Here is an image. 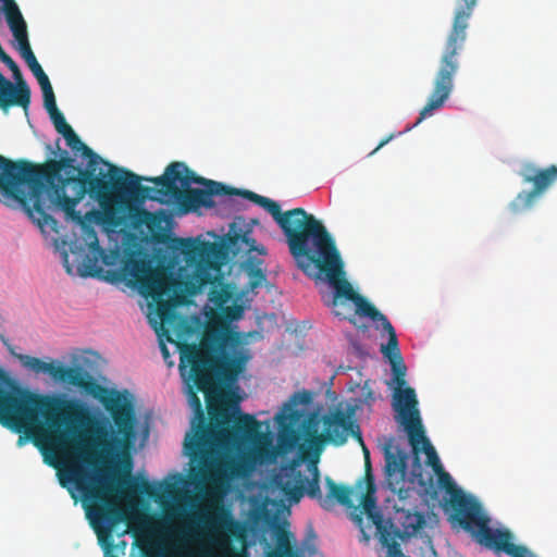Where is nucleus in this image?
<instances>
[{
  "label": "nucleus",
  "mask_w": 557,
  "mask_h": 557,
  "mask_svg": "<svg viewBox=\"0 0 557 557\" xmlns=\"http://www.w3.org/2000/svg\"><path fill=\"white\" fill-rule=\"evenodd\" d=\"M97 166L81 169L66 151L59 160L33 164L26 160L12 161L0 154V189L16 200L29 218L41 228L55 230L57 221L48 213L50 209L64 212L67 220L83 223L76 206L86 194L97 199L100 210H91L86 216H94L98 224L114 230L125 224L131 209L129 199H153L150 187L140 184L141 177L121 169L96 175Z\"/></svg>",
  "instance_id": "nucleus-1"
},
{
  "label": "nucleus",
  "mask_w": 557,
  "mask_h": 557,
  "mask_svg": "<svg viewBox=\"0 0 557 557\" xmlns=\"http://www.w3.org/2000/svg\"><path fill=\"white\" fill-rule=\"evenodd\" d=\"M297 268L310 277L326 281L333 287L332 297L323 301L335 315L355 323V319L348 318L344 311L346 301H351L356 307V314L381 323L382 329L388 334V342L381 346V352L391 363L393 381L396 384L392 400L393 409L397 413L396 421L404 428L409 444L413 446L414 450L417 451L420 444H422L429 463L442 471L438 455L425 435L416 391L406 385L407 368L400 354L395 329L388 319L363 296L358 294L348 282L343 259L327 230L323 232Z\"/></svg>",
  "instance_id": "nucleus-2"
},
{
  "label": "nucleus",
  "mask_w": 557,
  "mask_h": 557,
  "mask_svg": "<svg viewBox=\"0 0 557 557\" xmlns=\"http://www.w3.org/2000/svg\"><path fill=\"white\" fill-rule=\"evenodd\" d=\"M324 431L318 434L314 426L309 425L306 429L307 444L298 447V455L288 466L283 468L287 483H275L270 485L261 482H246L240 487H320V473L318 469V459L321 451V445L330 442L336 446L344 445L348 436L351 435L361 444L366 460V483L363 487H376L375 480L371 472L370 453L363 443L360 428L355 420V407L347 406L346 410L336 408L323 417ZM251 437L238 433L236 444L228 447L219 448L218 457L223 465V478L216 483H210L211 486L234 487L225 480L227 474L234 476L249 475L257 466L272 461L275 453L270 440L260 432ZM235 487H239L236 485Z\"/></svg>",
  "instance_id": "nucleus-3"
},
{
  "label": "nucleus",
  "mask_w": 557,
  "mask_h": 557,
  "mask_svg": "<svg viewBox=\"0 0 557 557\" xmlns=\"http://www.w3.org/2000/svg\"><path fill=\"white\" fill-rule=\"evenodd\" d=\"M145 180L153 183L160 195L174 200L181 213L195 212L201 207L212 208L213 196L237 195L262 207L283 231L297 267L326 230L321 221L302 208L282 212L276 201L251 190L237 189L198 176L184 162H172L165 168L163 175Z\"/></svg>",
  "instance_id": "nucleus-4"
},
{
  "label": "nucleus",
  "mask_w": 557,
  "mask_h": 557,
  "mask_svg": "<svg viewBox=\"0 0 557 557\" xmlns=\"http://www.w3.org/2000/svg\"><path fill=\"white\" fill-rule=\"evenodd\" d=\"M169 249L174 256H183L187 267L180 269L175 277L165 268H152L150 263L133 259L123 267V274L145 297H150L160 307L165 299L183 304L186 296H196L207 285H212L209 299L219 309L232 299L230 285L223 284L221 272V249L214 243L199 238H173Z\"/></svg>",
  "instance_id": "nucleus-5"
},
{
  "label": "nucleus",
  "mask_w": 557,
  "mask_h": 557,
  "mask_svg": "<svg viewBox=\"0 0 557 557\" xmlns=\"http://www.w3.org/2000/svg\"><path fill=\"white\" fill-rule=\"evenodd\" d=\"M193 383H195L193 381ZM214 376L206 389H199L196 384L187 385V400L195 412L191 430L184 440V454L193 463H197L221 481L224 469L218 457L219 448L236 444L235 435L243 433L251 437L258 433L259 421L251 414L240 413L235 405V414L226 408L213 403L212 388Z\"/></svg>",
  "instance_id": "nucleus-6"
},
{
  "label": "nucleus",
  "mask_w": 557,
  "mask_h": 557,
  "mask_svg": "<svg viewBox=\"0 0 557 557\" xmlns=\"http://www.w3.org/2000/svg\"><path fill=\"white\" fill-rule=\"evenodd\" d=\"M74 504L81 502L86 519L96 533L99 543L112 536L121 523L134 529L145 522L139 495L150 497L163 495H214L231 494L244 496L253 490H67Z\"/></svg>",
  "instance_id": "nucleus-7"
},
{
  "label": "nucleus",
  "mask_w": 557,
  "mask_h": 557,
  "mask_svg": "<svg viewBox=\"0 0 557 557\" xmlns=\"http://www.w3.org/2000/svg\"><path fill=\"white\" fill-rule=\"evenodd\" d=\"M22 364L35 373H47L53 380L81 388L99 399L110 413L116 435H110L106 428L97 429L95 445L101 450L127 446L135 437L136 417L128 393H123L100 385L95 377L82 367H65L57 361L46 362L37 357L21 355Z\"/></svg>",
  "instance_id": "nucleus-8"
},
{
  "label": "nucleus",
  "mask_w": 557,
  "mask_h": 557,
  "mask_svg": "<svg viewBox=\"0 0 557 557\" xmlns=\"http://www.w3.org/2000/svg\"><path fill=\"white\" fill-rule=\"evenodd\" d=\"M420 495H437L445 492L449 498L445 512L453 525L466 531L482 547L494 553H505L510 557H534L522 545L512 543V533L507 529L491 528V518L484 512L481 503L465 490H421Z\"/></svg>",
  "instance_id": "nucleus-9"
},
{
  "label": "nucleus",
  "mask_w": 557,
  "mask_h": 557,
  "mask_svg": "<svg viewBox=\"0 0 557 557\" xmlns=\"http://www.w3.org/2000/svg\"><path fill=\"white\" fill-rule=\"evenodd\" d=\"M95 466L98 481L95 484L75 483L74 487H212L219 480L197 463L189 460L186 474L173 471L161 480H150L144 473L133 474V459L123 455L109 460L97 453H88Z\"/></svg>",
  "instance_id": "nucleus-10"
},
{
  "label": "nucleus",
  "mask_w": 557,
  "mask_h": 557,
  "mask_svg": "<svg viewBox=\"0 0 557 557\" xmlns=\"http://www.w3.org/2000/svg\"><path fill=\"white\" fill-rule=\"evenodd\" d=\"M476 0H462L456 9L453 26L447 36L440 66L435 74L433 90L419 113L416 125L431 116L435 110L441 109L454 89V77L459 69L458 52L467 39L469 18L472 15Z\"/></svg>",
  "instance_id": "nucleus-11"
},
{
  "label": "nucleus",
  "mask_w": 557,
  "mask_h": 557,
  "mask_svg": "<svg viewBox=\"0 0 557 557\" xmlns=\"http://www.w3.org/2000/svg\"><path fill=\"white\" fill-rule=\"evenodd\" d=\"M413 453L411 468L407 472L408 454L396 447L393 449L389 445L384 448V474L385 487H395L406 481L411 484H418L419 487H459L451 475L444 469L441 459L438 462L441 470L429 463V458L422 444L416 451L410 444Z\"/></svg>",
  "instance_id": "nucleus-12"
},
{
  "label": "nucleus",
  "mask_w": 557,
  "mask_h": 557,
  "mask_svg": "<svg viewBox=\"0 0 557 557\" xmlns=\"http://www.w3.org/2000/svg\"><path fill=\"white\" fill-rule=\"evenodd\" d=\"M261 495L262 492L272 494L276 490H257ZM284 495L289 496L292 500L298 502L300 497L307 495L312 499L319 500L322 508L332 510L336 505H342L347 509H352V517L361 522V516L366 515L379 529L382 527L383 516L376 507L377 490H364L362 496L355 495L356 490H327L325 495L322 490H278Z\"/></svg>",
  "instance_id": "nucleus-13"
},
{
  "label": "nucleus",
  "mask_w": 557,
  "mask_h": 557,
  "mask_svg": "<svg viewBox=\"0 0 557 557\" xmlns=\"http://www.w3.org/2000/svg\"><path fill=\"white\" fill-rule=\"evenodd\" d=\"M227 341L226 333L216 327H208L202 335L199 347L195 344H182L180 346V370L182 375H185L184 371L189 366V379L195 382L199 389H206L212 381L209 369L216 361L213 354L221 351Z\"/></svg>",
  "instance_id": "nucleus-14"
},
{
  "label": "nucleus",
  "mask_w": 557,
  "mask_h": 557,
  "mask_svg": "<svg viewBox=\"0 0 557 557\" xmlns=\"http://www.w3.org/2000/svg\"><path fill=\"white\" fill-rule=\"evenodd\" d=\"M519 175L524 184H531L532 189L520 191L510 202L509 208L513 213L530 210L536 199L542 196L557 181V165L552 164L541 169L531 162L523 163Z\"/></svg>",
  "instance_id": "nucleus-15"
},
{
  "label": "nucleus",
  "mask_w": 557,
  "mask_h": 557,
  "mask_svg": "<svg viewBox=\"0 0 557 557\" xmlns=\"http://www.w3.org/2000/svg\"><path fill=\"white\" fill-rule=\"evenodd\" d=\"M227 240L228 245L236 251L244 250L249 255L244 261L243 268L249 276L248 285L250 289H255L261 286L262 283L267 280V275L262 269L263 260L253 257L250 253L256 251L261 256L265 255V248L257 244V242L251 236V231H244L235 223H233L230 227Z\"/></svg>",
  "instance_id": "nucleus-16"
},
{
  "label": "nucleus",
  "mask_w": 557,
  "mask_h": 557,
  "mask_svg": "<svg viewBox=\"0 0 557 557\" xmlns=\"http://www.w3.org/2000/svg\"><path fill=\"white\" fill-rule=\"evenodd\" d=\"M49 113V116L54 125L55 131L61 134L66 145L74 151L81 152L83 157L88 159L89 166H97L100 162L108 165L110 168V172L117 173L119 168L112 165L111 163L102 160L96 152H94L87 145H85L78 135L74 132L72 126L67 124L64 115L58 109L57 104L52 106V108L46 109Z\"/></svg>",
  "instance_id": "nucleus-17"
},
{
  "label": "nucleus",
  "mask_w": 557,
  "mask_h": 557,
  "mask_svg": "<svg viewBox=\"0 0 557 557\" xmlns=\"http://www.w3.org/2000/svg\"><path fill=\"white\" fill-rule=\"evenodd\" d=\"M29 103V87L24 84L14 86V84L0 72V109L4 113H8L9 109L12 107L27 109Z\"/></svg>",
  "instance_id": "nucleus-18"
},
{
  "label": "nucleus",
  "mask_w": 557,
  "mask_h": 557,
  "mask_svg": "<svg viewBox=\"0 0 557 557\" xmlns=\"http://www.w3.org/2000/svg\"><path fill=\"white\" fill-rule=\"evenodd\" d=\"M250 356L240 351L234 357L227 355L216 356V360L212 368L209 369L210 374L213 376V372L225 383L232 384L236 382L238 375L244 371L246 362Z\"/></svg>",
  "instance_id": "nucleus-19"
},
{
  "label": "nucleus",
  "mask_w": 557,
  "mask_h": 557,
  "mask_svg": "<svg viewBox=\"0 0 557 557\" xmlns=\"http://www.w3.org/2000/svg\"><path fill=\"white\" fill-rule=\"evenodd\" d=\"M26 64L28 65L29 70L34 74V76L37 78L38 84L40 85V88L42 90L44 96V104L45 108H52V106L57 104L55 102V96L51 86V83L49 81V77L44 72L41 65L38 63L34 52L27 53L22 57Z\"/></svg>",
  "instance_id": "nucleus-20"
},
{
  "label": "nucleus",
  "mask_w": 557,
  "mask_h": 557,
  "mask_svg": "<svg viewBox=\"0 0 557 557\" xmlns=\"http://www.w3.org/2000/svg\"><path fill=\"white\" fill-rule=\"evenodd\" d=\"M4 15L9 27L18 44V51L21 57L33 52L28 40L26 22L24 21L20 9L8 12Z\"/></svg>",
  "instance_id": "nucleus-21"
},
{
  "label": "nucleus",
  "mask_w": 557,
  "mask_h": 557,
  "mask_svg": "<svg viewBox=\"0 0 557 557\" xmlns=\"http://www.w3.org/2000/svg\"><path fill=\"white\" fill-rule=\"evenodd\" d=\"M265 557H296L290 543V533L284 529L277 530L275 548L269 550Z\"/></svg>",
  "instance_id": "nucleus-22"
},
{
  "label": "nucleus",
  "mask_w": 557,
  "mask_h": 557,
  "mask_svg": "<svg viewBox=\"0 0 557 557\" xmlns=\"http://www.w3.org/2000/svg\"><path fill=\"white\" fill-rule=\"evenodd\" d=\"M0 403H14V381L0 368Z\"/></svg>",
  "instance_id": "nucleus-23"
},
{
  "label": "nucleus",
  "mask_w": 557,
  "mask_h": 557,
  "mask_svg": "<svg viewBox=\"0 0 557 557\" xmlns=\"http://www.w3.org/2000/svg\"><path fill=\"white\" fill-rule=\"evenodd\" d=\"M425 524L424 516L420 512L407 515L403 523L405 533L410 536L416 534Z\"/></svg>",
  "instance_id": "nucleus-24"
},
{
  "label": "nucleus",
  "mask_w": 557,
  "mask_h": 557,
  "mask_svg": "<svg viewBox=\"0 0 557 557\" xmlns=\"http://www.w3.org/2000/svg\"><path fill=\"white\" fill-rule=\"evenodd\" d=\"M82 219H83V223H79V225L84 228L88 247L91 250H98L100 247H99V240L97 237V233L94 230V227L86 225L85 219L94 220L95 222H97V221L95 220L94 216L87 218L86 215L85 216L82 215ZM76 223L78 224V222H76Z\"/></svg>",
  "instance_id": "nucleus-25"
},
{
  "label": "nucleus",
  "mask_w": 557,
  "mask_h": 557,
  "mask_svg": "<svg viewBox=\"0 0 557 557\" xmlns=\"http://www.w3.org/2000/svg\"><path fill=\"white\" fill-rule=\"evenodd\" d=\"M0 60L10 69V71L13 74L14 79L16 81V84L14 86H18L20 84H24L25 86H28L26 82L23 79L22 72L16 64V62L4 51L0 54Z\"/></svg>",
  "instance_id": "nucleus-26"
},
{
  "label": "nucleus",
  "mask_w": 557,
  "mask_h": 557,
  "mask_svg": "<svg viewBox=\"0 0 557 557\" xmlns=\"http://www.w3.org/2000/svg\"><path fill=\"white\" fill-rule=\"evenodd\" d=\"M299 440V436L296 432L292 431L288 435H281L280 441L282 445L286 446L288 449H293Z\"/></svg>",
  "instance_id": "nucleus-27"
},
{
  "label": "nucleus",
  "mask_w": 557,
  "mask_h": 557,
  "mask_svg": "<svg viewBox=\"0 0 557 557\" xmlns=\"http://www.w3.org/2000/svg\"><path fill=\"white\" fill-rule=\"evenodd\" d=\"M384 544L388 547V554L391 557H403V552L399 547V544L393 541L392 543L387 542V539L383 535Z\"/></svg>",
  "instance_id": "nucleus-28"
},
{
  "label": "nucleus",
  "mask_w": 557,
  "mask_h": 557,
  "mask_svg": "<svg viewBox=\"0 0 557 557\" xmlns=\"http://www.w3.org/2000/svg\"><path fill=\"white\" fill-rule=\"evenodd\" d=\"M99 544L104 549V557H117V556L112 554V549L114 547L113 536L108 539V541H106L104 543H99Z\"/></svg>",
  "instance_id": "nucleus-29"
},
{
  "label": "nucleus",
  "mask_w": 557,
  "mask_h": 557,
  "mask_svg": "<svg viewBox=\"0 0 557 557\" xmlns=\"http://www.w3.org/2000/svg\"><path fill=\"white\" fill-rule=\"evenodd\" d=\"M2 2V12L7 14L18 9L14 0H0Z\"/></svg>",
  "instance_id": "nucleus-30"
},
{
  "label": "nucleus",
  "mask_w": 557,
  "mask_h": 557,
  "mask_svg": "<svg viewBox=\"0 0 557 557\" xmlns=\"http://www.w3.org/2000/svg\"><path fill=\"white\" fill-rule=\"evenodd\" d=\"M2 2V12L7 14L18 9L14 0H0Z\"/></svg>",
  "instance_id": "nucleus-31"
},
{
  "label": "nucleus",
  "mask_w": 557,
  "mask_h": 557,
  "mask_svg": "<svg viewBox=\"0 0 557 557\" xmlns=\"http://www.w3.org/2000/svg\"><path fill=\"white\" fill-rule=\"evenodd\" d=\"M160 350H161V354H162V357L164 359L165 362H168L170 366L173 363L172 361H169L171 355H170V351L166 347V345L164 343H161L160 344Z\"/></svg>",
  "instance_id": "nucleus-32"
},
{
  "label": "nucleus",
  "mask_w": 557,
  "mask_h": 557,
  "mask_svg": "<svg viewBox=\"0 0 557 557\" xmlns=\"http://www.w3.org/2000/svg\"><path fill=\"white\" fill-rule=\"evenodd\" d=\"M392 136L383 139L370 153L369 156H373L376 151H379L384 145H386L391 140Z\"/></svg>",
  "instance_id": "nucleus-33"
},
{
  "label": "nucleus",
  "mask_w": 557,
  "mask_h": 557,
  "mask_svg": "<svg viewBox=\"0 0 557 557\" xmlns=\"http://www.w3.org/2000/svg\"><path fill=\"white\" fill-rule=\"evenodd\" d=\"M394 493H396L400 498H405L409 495V491L410 490H403V488H399V490H392Z\"/></svg>",
  "instance_id": "nucleus-34"
},
{
  "label": "nucleus",
  "mask_w": 557,
  "mask_h": 557,
  "mask_svg": "<svg viewBox=\"0 0 557 557\" xmlns=\"http://www.w3.org/2000/svg\"><path fill=\"white\" fill-rule=\"evenodd\" d=\"M327 487L334 488V487H346V486L343 484H336L332 481H327Z\"/></svg>",
  "instance_id": "nucleus-35"
},
{
  "label": "nucleus",
  "mask_w": 557,
  "mask_h": 557,
  "mask_svg": "<svg viewBox=\"0 0 557 557\" xmlns=\"http://www.w3.org/2000/svg\"><path fill=\"white\" fill-rule=\"evenodd\" d=\"M23 443H24V437H23V436H20V437H18V441H17V445H18V446H22V445H23Z\"/></svg>",
  "instance_id": "nucleus-36"
},
{
  "label": "nucleus",
  "mask_w": 557,
  "mask_h": 557,
  "mask_svg": "<svg viewBox=\"0 0 557 557\" xmlns=\"http://www.w3.org/2000/svg\"><path fill=\"white\" fill-rule=\"evenodd\" d=\"M356 487H362V483H361V482H358V483L356 484Z\"/></svg>",
  "instance_id": "nucleus-37"
},
{
  "label": "nucleus",
  "mask_w": 557,
  "mask_h": 557,
  "mask_svg": "<svg viewBox=\"0 0 557 557\" xmlns=\"http://www.w3.org/2000/svg\"><path fill=\"white\" fill-rule=\"evenodd\" d=\"M61 484H62V487H66L62 479H61Z\"/></svg>",
  "instance_id": "nucleus-38"
},
{
  "label": "nucleus",
  "mask_w": 557,
  "mask_h": 557,
  "mask_svg": "<svg viewBox=\"0 0 557 557\" xmlns=\"http://www.w3.org/2000/svg\"><path fill=\"white\" fill-rule=\"evenodd\" d=\"M159 314H160V317H163V312H162V310H161V309H160V311H159Z\"/></svg>",
  "instance_id": "nucleus-39"
}]
</instances>
